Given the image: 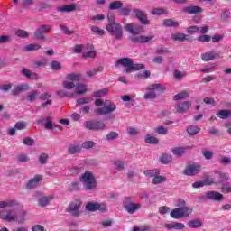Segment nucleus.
<instances>
[{"mask_svg": "<svg viewBox=\"0 0 231 231\" xmlns=\"http://www.w3.org/2000/svg\"><path fill=\"white\" fill-rule=\"evenodd\" d=\"M108 23L106 26V32L111 33L116 39L120 41L124 37V31L122 30V24L115 21V16L107 15Z\"/></svg>", "mask_w": 231, "mask_h": 231, "instance_id": "1", "label": "nucleus"}, {"mask_svg": "<svg viewBox=\"0 0 231 231\" xmlns=\"http://www.w3.org/2000/svg\"><path fill=\"white\" fill-rule=\"evenodd\" d=\"M116 66H123L125 71L129 73L131 71H140L145 69V65L143 64H134L133 60L130 58H122L116 62Z\"/></svg>", "mask_w": 231, "mask_h": 231, "instance_id": "2", "label": "nucleus"}, {"mask_svg": "<svg viewBox=\"0 0 231 231\" xmlns=\"http://www.w3.org/2000/svg\"><path fill=\"white\" fill-rule=\"evenodd\" d=\"M95 106H97V107H100V106H104V107L95 110V113H97V115H109L110 113L116 111V105L109 100L104 102V100L102 99H96Z\"/></svg>", "mask_w": 231, "mask_h": 231, "instance_id": "3", "label": "nucleus"}, {"mask_svg": "<svg viewBox=\"0 0 231 231\" xmlns=\"http://www.w3.org/2000/svg\"><path fill=\"white\" fill-rule=\"evenodd\" d=\"M79 181L82 183L85 190H93L97 189V179L91 171H85L80 177Z\"/></svg>", "mask_w": 231, "mask_h": 231, "instance_id": "4", "label": "nucleus"}, {"mask_svg": "<svg viewBox=\"0 0 231 231\" xmlns=\"http://www.w3.org/2000/svg\"><path fill=\"white\" fill-rule=\"evenodd\" d=\"M0 219L3 221H17V223L23 224L26 221V211H23L19 217L15 215L14 211L10 210H1L0 211Z\"/></svg>", "mask_w": 231, "mask_h": 231, "instance_id": "5", "label": "nucleus"}, {"mask_svg": "<svg viewBox=\"0 0 231 231\" xmlns=\"http://www.w3.org/2000/svg\"><path fill=\"white\" fill-rule=\"evenodd\" d=\"M192 212L191 207L175 208L171 211L170 216L172 219H187L192 216Z\"/></svg>", "mask_w": 231, "mask_h": 231, "instance_id": "6", "label": "nucleus"}, {"mask_svg": "<svg viewBox=\"0 0 231 231\" xmlns=\"http://www.w3.org/2000/svg\"><path fill=\"white\" fill-rule=\"evenodd\" d=\"M147 92L144 95V100H154L156 98V91H161V93H163L165 91V87L160 83L158 84H152L148 88H146Z\"/></svg>", "mask_w": 231, "mask_h": 231, "instance_id": "7", "label": "nucleus"}, {"mask_svg": "<svg viewBox=\"0 0 231 231\" xmlns=\"http://www.w3.org/2000/svg\"><path fill=\"white\" fill-rule=\"evenodd\" d=\"M123 207L125 208L128 214H134V212L142 208V204L133 203V199L127 197V198H125L123 200Z\"/></svg>", "mask_w": 231, "mask_h": 231, "instance_id": "8", "label": "nucleus"}, {"mask_svg": "<svg viewBox=\"0 0 231 231\" xmlns=\"http://www.w3.org/2000/svg\"><path fill=\"white\" fill-rule=\"evenodd\" d=\"M82 77L80 74H69L67 76V80L63 82V88L64 89L71 90L76 88L75 83L79 82Z\"/></svg>", "mask_w": 231, "mask_h": 231, "instance_id": "9", "label": "nucleus"}, {"mask_svg": "<svg viewBox=\"0 0 231 231\" xmlns=\"http://www.w3.org/2000/svg\"><path fill=\"white\" fill-rule=\"evenodd\" d=\"M190 107H192V101L178 102L175 105V111L180 115H184V113L190 111Z\"/></svg>", "mask_w": 231, "mask_h": 231, "instance_id": "10", "label": "nucleus"}, {"mask_svg": "<svg viewBox=\"0 0 231 231\" xmlns=\"http://www.w3.org/2000/svg\"><path fill=\"white\" fill-rule=\"evenodd\" d=\"M85 127L89 131H102L106 129V124L100 121H87L85 122Z\"/></svg>", "mask_w": 231, "mask_h": 231, "instance_id": "11", "label": "nucleus"}, {"mask_svg": "<svg viewBox=\"0 0 231 231\" xmlns=\"http://www.w3.org/2000/svg\"><path fill=\"white\" fill-rule=\"evenodd\" d=\"M86 209L89 212H97V210H99V212H106V210H107V206L97 202H89L86 205Z\"/></svg>", "mask_w": 231, "mask_h": 231, "instance_id": "12", "label": "nucleus"}, {"mask_svg": "<svg viewBox=\"0 0 231 231\" xmlns=\"http://www.w3.org/2000/svg\"><path fill=\"white\" fill-rule=\"evenodd\" d=\"M201 172V165L199 164H190L183 171L186 176H196Z\"/></svg>", "mask_w": 231, "mask_h": 231, "instance_id": "13", "label": "nucleus"}, {"mask_svg": "<svg viewBox=\"0 0 231 231\" xmlns=\"http://www.w3.org/2000/svg\"><path fill=\"white\" fill-rule=\"evenodd\" d=\"M133 13L134 14L135 17L142 23V24H151V22L147 19V14L140 9H134Z\"/></svg>", "mask_w": 231, "mask_h": 231, "instance_id": "14", "label": "nucleus"}, {"mask_svg": "<svg viewBox=\"0 0 231 231\" xmlns=\"http://www.w3.org/2000/svg\"><path fill=\"white\" fill-rule=\"evenodd\" d=\"M124 28L132 35H139V33H142V32H143V29L141 26L133 25V23H125L124 25Z\"/></svg>", "mask_w": 231, "mask_h": 231, "instance_id": "15", "label": "nucleus"}, {"mask_svg": "<svg viewBox=\"0 0 231 231\" xmlns=\"http://www.w3.org/2000/svg\"><path fill=\"white\" fill-rule=\"evenodd\" d=\"M205 199H210L211 201H223V194L217 191H208L205 195Z\"/></svg>", "mask_w": 231, "mask_h": 231, "instance_id": "16", "label": "nucleus"}, {"mask_svg": "<svg viewBox=\"0 0 231 231\" xmlns=\"http://www.w3.org/2000/svg\"><path fill=\"white\" fill-rule=\"evenodd\" d=\"M80 201L76 200L74 202H72L67 208V212H69V214H71V216H79V208H80Z\"/></svg>", "mask_w": 231, "mask_h": 231, "instance_id": "17", "label": "nucleus"}, {"mask_svg": "<svg viewBox=\"0 0 231 231\" xmlns=\"http://www.w3.org/2000/svg\"><path fill=\"white\" fill-rule=\"evenodd\" d=\"M41 181H42V175H36L27 182L26 187L27 189H35V187H39Z\"/></svg>", "mask_w": 231, "mask_h": 231, "instance_id": "18", "label": "nucleus"}, {"mask_svg": "<svg viewBox=\"0 0 231 231\" xmlns=\"http://www.w3.org/2000/svg\"><path fill=\"white\" fill-rule=\"evenodd\" d=\"M164 226L167 230H185V224L181 222H171L165 224Z\"/></svg>", "mask_w": 231, "mask_h": 231, "instance_id": "19", "label": "nucleus"}, {"mask_svg": "<svg viewBox=\"0 0 231 231\" xmlns=\"http://www.w3.org/2000/svg\"><path fill=\"white\" fill-rule=\"evenodd\" d=\"M53 199H55V196L53 195L41 197L38 200V205L42 208L48 207L50 201H53Z\"/></svg>", "mask_w": 231, "mask_h": 231, "instance_id": "20", "label": "nucleus"}, {"mask_svg": "<svg viewBox=\"0 0 231 231\" xmlns=\"http://www.w3.org/2000/svg\"><path fill=\"white\" fill-rule=\"evenodd\" d=\"M154 39V36L150 35V36H133L131 38L132 42H140V43H144V42H149V41H152Z\"/></svg>", "mask_w": 231, "mask_h": 231, "instance_id": "21", "label": "nucleus"}, {"mask_svg": "<svg viewBox=\"0 0 231 231\" xmlns=\"http://www.w3.org/2000/svg\"><path fill=\"white\" fill-rule=\"evenodd\" d=\"M217 57H219V54L216 53V51H210L201 54V59L202 60H204V62L214 60V59H217Z\"/></svg>", "mask_w": 231, "mask_h": 231, "instance_id": "22", "label": "nucleus"}, {"mask_svg": "<svg viewBox=\"0 0 231 231\" xmlns=\"http://www.w3.org/2000/svg\"><path fill=\"white\" fill-rule=\"evenodd\" d=\"M87 50L88 51L84 52L82 54L83 59H87V58L93 59V58L97 57V51H95V50L93 49V45H87L85 51Z\"/></svg>", "mask_w": 231, "mask_h": 231, "instance_id": "23", "label": "nucleus"}, {"mask_svg": "<svg viewBox=\"0 0 231 231\" xmlns=\"http://www.w3.org/2000/svg\"><path fill=\"white\" fill-rule=\"evenodd\" d=\"M57 10L59 12H63V13L75 12V10H77V4L61 5V6H59Z\"/></svg>", "mask_w": 231, "mask_h": 231, "instance_id": "24", "label": "nucleus"}, {"mask_svg": "<svg viewBox=\"0 0 231 231\" xmlns=\"http://www.w3.org/2000/svg\"><path fill=\"white\" fill-rule=\"evenodd\" d=\"M28 89H30V86L28 84L15 86L13 89V95H19V93H23V91H28Z\"/></svg>", "mask_w": 231, "mask_h": 231, "instance_id": "25", "label": "nucleus"}, {"mask_svg": "<svg viewBox=\"0 0 231 231\" xmlns=\"http://www.w3.org/2000/svg\"><path fill=\"white\" fill-rule=\"evenodd\" d=\"M183 12H186L187 14H202L203 8L199 6H188L183 9Z\"/></svg>", "mask_w": 231, "mask_h": 231, "instance_id": "26", "label": "nucleus"}, {"mask_svg": "<svg viewBox=\"0 0 231 231\" xmlns=\"http://www.w3.org/2000/svg\"><path fill=\"white\" fill-rule=\"evenodd\" d=\"M188 226L189 228H201L203 226V222L201 219H191L188 222Z\"/></svg>", "mask_w": 231, "mask_h": 231, "instance_id": "27", "label": "nucleus"}, {"mask_svg": "<svg viewBox=\"0 0 231 231\" xmlns=\"http://www.w3.org/2000/svg\"><path fill=\"white\" fill-rule=\"evenodd\" d=\"M122 6H124L122 1H114L109 4L108 10H122Z\"/></svg>", "mask_w": 231, "mask_h": 231, "instance_id": "28", "label": "nucleus"}, {"mask_svg": "<svg viewBox=\"0 0 231 231\" xmlns=\"http://www.w3.org/2000/svg\"><path fill=\"white\" fill-rule=\"evenodd\" d=\"M75 89V95H84V93H88V87L84 84L76 85Z\"/></svg>", "mask_w": 231, "mask_h": 231, "instance_id": "29", "label": "nucleus"}, {"mask_svg": "<svg viewBox=\"0 0 231 231\" xmlns=\"http://www.w3.org/2000/svg\"><path fill=\"white\" fill-rule=\"evenodd\" d=\"M93 100V97H85L77 99L76 106H86V104H91V101Z\"/></svg>", "mask_w": 231, "mask_h": 231, "instance_id": "30", "label": "nucleus"}, {"mask_svg": "<svg viewBox=\"0 0 231 231\" xmlns=\"http://www.w3.org/2000/svg\"><path fill=\"white\" fill-rule=\"evenodd\" d=\"M68 151H69V154H79V152H82V147L77 144H71L69 147Z\"/></svg>", "mask_w": 231, "mask_h": 231, "instance_id": "31", "label": "nucleus"}, {"mask_svg": "<svg viewBox=\"0 0 231 231\" xmlns=\"http://www.w3.org/2000/svg\"><path fill=\"white\" fill-rule=\"evenodd\" d=\"M16 205H18L17 200L0 201V209L6 208V207H15Z\"/></svg>", "mask_w": 231, "mask_h": 231, "instance_id": "32", "label": "nucleus"}, {"mask_svg": "<svg viewBox=\"0 0 231 231\" xmlns=\"http://www.w3.org/2000/svg\"><path fill=\"white\" fill-rule=\"evenodd\" d=\"M217 116H218V118H221L222 120H226V118H230L231 116V110H220L217 114Z\"/></svg>", "mask_w": 231, "mask_h": 231, "instance_id": "33", "label": "nucleus"}, {"mask_svg": "<svg viewBox=\"0 0 231 231\" xmlns=\"http://www.w3.org/2000/svg\"><path fill=\"white\" fill-rule=\"evenodd\" d=\"M187 149H189V147H176L172 149V153L175 156H183Z\"/></svg>", "mask_w": 231, "mask_h": 231, "instance_id": "34", "label": "nucleus"}, {"mask_svg": "<svg viewBox=\"0 0 231 231\" xmlns=\"http://www.w3.org/2000/svg\"><path fill=\"white\" fill-rule=\"evenodd\" d=\"M145 143H151L152 145L158 144V138L153 136L152 134H147L144 138Z\"/></svg>", "mask_w": 231, "mask_h": 231, "instance_id": "35", "label": "nucleus"}, {"mask_svg": "<svg viewBox=\"0 0 231 231\" xmlns=\"http://www.w3.org/2000/svg\"><path fill=\"white\" fill-rule=\"evenodd\" d=\"M159 160L161 163H163V165H167V163H171V162H172V155L162 154L159 157Z\"/></svg>", "mask_w": 231, "mask_h": 231, "instance_id": "36", "label": "nucleus"}, {"mask_svg": "<svg viewBox=\"0 0 231 231\" xmlns=\"http://www.w3.org/2000/svg\"><path fill=\"white\" fill-rule=\"evenodd\" d=\"M90 30L93 33H95V35H106V31H104L103 29H100V27L96 26V25H91L90 26Z\"/></svg>", "mask_w": 231, "mask_h": 231, "instance_id": "37", "label": "nucleus"}, {"mask_svg": "<svg viewBox=\"0 0 231 231\" xmlns=\"http://www.w3.org/2000/svg\"><path fill=\"white\" fill-rule=\"evenodd\" d=\"M145 176L148 178H154L156 176H160V170L155 169V170H146L144 171Z\"/></svg>", "mask_w": 231, "mask_h": 231, "instance_id": "38", "label": "nucleus"}, {"mask_svg": "<svg viewBox=\"0 0 231 231\" xmlns=\"http://www.w3.org/2000/svg\"><path fill=\"white\" fill-rule=\"evenodd\" d=\"M163 24H164V26L173 27V28H176L177 26H180V23L177 22V21H174L172 19L164 20Z\"/></svg>", "mask_w": 231, "mask_h": 231, "instance_id": "39", "label": "nucleus"}, {"mask_svg": "<svg viewBox=\"0 0 231 231\" xmlns=\"http://www.w3.org/2000/svg\"><path fill=\"white\" fill-rule=\"evenodd\" d=\"M199 131H201V129L199 127L194 126V125H189L187 128L188 134H190L191 136L194 134H198V133H199Z\"/></svg>", "mask_w": 231, "mask_h": 231, "instance_id": "40", "label": "nucleus"}, {"mask_svg": "<svg viewBox=\"0 0 231 231\" xmlns=\"http://www.w3.org/2000/svg\"><path fill=\"white\" fill-rule=\"evenodd\" d=\"M23 75L26 77L27 79H39V75L35 73H32V71L28 70V69H23L22 70Z\"/></svg>", "mask_w": 231, "mask_h": 231, "instance_id": "41", "label": "nucleus"}, {"mask_svg": "<svg viewBox=\"0 0 231 231\" xmlns=\"http://www.w3.org/2000/svg\"><path fill=\"white\" fill-rule=\"evenodd\" d=\"M201 154L205 160H212V158H214V152L210 150L204 149L202 150Z\"/></svg>", "mask_w": 231, "mask_h": 231, "instance_id": "42", "label": "nucleus"}, {"mask_svg": "<svg viewBox=\"0 0 231 231\" xmlns=\"http://www.w3.org/2000/svg\"><path fill=\"white\" fill-rule=\"evenodd\" d=\"M172 41H185L187 39V35L185 33L178 32L171 34Z\"/></svg>", "mask_w": 231, "mask_h": 231, "instance_id": "43", "label": "nucleus"}, {"mask_svg": "<svg viewBox=\"0 0 231 231\" xmlns=\"http://www.w3.org/2000/svg\"><path fill=\"white\" fill-rule=\"evenodd\" d=\"M167 180V178L165 176H160V175H156L153 179H152V183L154 185H160V183H163L165 182Z\"/></svg>", "mask_w": 231, "mask_h": 231, "instance_id": "44", "label": "nucleus"}, {"mask_svg": "<svg viewBox=\"0 0 231 231\" xmlns=\"http://www.w3.org/2000/svg\"><path fill=\"white\" fill-rule=\"evenodd\" d=\"M109 92L107 88H102L94 92V97L100 98V97H106V94Z\"/></svg>", "mask_w": 231, "mask_h": 231, "instance_id": "45", "label": "nucleus"}, {"mask_svg": "<svg viewBox=\"0 0 231 231\" xmlns=\"http://www.w3.org/2000/svg\"><path fill=\"white\" fill-rule=\"evenodd\" d=\"M197 41L199 42H210V41H212V36L207 35V34H203V35L199 36L197 38Z\"/></svg>", "mask_w": 231, "mask_h": 231, "instance_id": "46", "label": "nucleus"}, {"mask_svg": "<svg viewBox=\"0 0 231 231\" xmlns=\"http://www.w3.org/2000/svg\"><path fill=\"white\" fill-rule=\"evenodd\" d=\"M189 92H180L173 97V100H183L184 98L189 97Z\"/></svg>", "mask_w": 231, "mask_h": 231, "instance_id": "47", "label": "nucleus"}, {"mask_svg": "<svg viewBox=\"0 0 231 231\" xmlns=\"http://www.w3.org/2000/svg\"><path fill=\"white\" fill-rule=\"evenodd\" d=\"M152 15H163L164 14H167V10L163 8H154L151 11Z\"/></svg>", "mask_w": 231, "mask_h": 231, "instance_id": "48", "label": "nucleus"}, {"mask_svg": "<svg viewBox=\"0 0 231 231\" xmlns=\"http://www.w3.org/2000/svg\"><path fill=\"white\" fill-rule=\"evenodd\" d=\"M51 69H53V71H59L62 69V65L60 62L54 60L51 63Z\"/></svg>", "mask_w": 231, "mask_h": 231, "instance_id": "49", "label": "nucleus"}, {"mask_svg": "<svg viewBox=\"0 0 231 231\" xmlns=\"http://www.w3.org/2000/svg\"><path fill=\"white\" fill-rule=\"evenodd\" d=\"M25 50L26 51H35L37 50H41V44H29L27 46H25Z\"/></svg>", "mask_w": 231, "mask_h": 231, "instance_id": "50", "label": "nucleus"}, {"mask_svg": "<svg viewBox=\"0 0 231 231\" xmlns=\"http://www.w3.org/2000/svg\"><path fill=\"white\" fill-rule=\"evenodd\" d=\"M37 97H39V91L34 90L27 96V100L29 102H33L34 100H37Z\"/></svg>", "mask_w": 231, "mask_h": 231, "instance_id": "51", "label": "nucleus"}, {"mask_svg": "<svg viewBox=\"0 0 231 231\" xmlns=\"http://www.w3.org/2000/svg\"><path fill=\"white\" fill-rule=\"evenodd\" d=\"M220 165H230L231 164V158L228 156H222L219 160Z\"/></svg>", "mask_w": 231, "mask_h": 231, "instance_id": "52", "label": "nucleus"}, {"mask_svg": "<svg viewBox=\"0 0 231 231\" xmlns=\"http://www.w3.org/2000/svg\"><path fill=\"white\" fill-rule=\"evenodd\" d=\"M34 37L37 41H46V36H44L43 32L37 29L34 32Z\"/></svg>", "mask_w": 231, "mask_h": 231, "instance_id": "53", "label": "nucleus"}, {"mask_svg": "<svg viewBox=\"0 0 231 231\" xmlns=\"http://www.w3.org/2000/svg\"><path fill=\"white\" fill-rule=\"evenodd\" d=\"M48 158H50V155H48V153H42L39 156V163H41L42 165L48 163Z\"/></svg>", "mask_w": 231, "mask_h": 231, "instance_id": "54", "label": "nucleus"}, {"mask_svg": "<svg viewBox=\"0 0 231 231\" xmlns=\"http://www.w3.org/2000/svg\"><path fill=\"white\" fill-rule=\"evenodd\" d=\"M221 191L224 194H230V192H231V184H230V182L224 183L222 185Z\"/></svg>", "mask_w": 231, "mask_h": 231, "instance_id": "55", "label": "nucleus"}, {"mask_svg": "<svg viewBox=\"0 0 231 231\" xmlns=\"http://www.w3.org/2000/svg\"><path fill=\"white\" fill-rule=\"evenodd\" d=\"M88 45L77 44L74 46V53H82V51H86V48Z\"/></svg>", "mask_w": 231, "mask_h": 231, "instance_id": "56", "label": "nucleus"}, {"mask_svg": "<svg viewBox=\"0 0 231 231\" xmlns=\"http://www.w3.org/2000/svg\"><path fill=\"white\" fill-rule=\"evenodd\" d=\"M93 147H95V142L93 141H86L81 145V149H93Z\"/></svg>", "mask_w": 231, "mask_h": 231, "instance_id": "57", "label": "nucleus"}, {"mask_svg": "<svg viewBox=\"0 0 231 231\" xmlns=\"http://www.w3.org/2000/svg\"><path fill=\"white\" fill-rule=\"evenodd\" d=\"M15 35L17 37H21L22 39H26L29 37L30 34H28V32L24 30H18L15 32Z\"/></svg>", "mask_w": 231, "mask_h": 231, "instance_id": "58", "label": "nucleus"}, {"mask_svg": "<svg viewBox=\"0 0 231 231\" xmlns=\"http://www.w3.org/2000/svg\"><path fill=\"white\" fill-rule=\"evenodd\" d=\"M125 166V163L120 160L114 162V167L115 169H117V171H122V169H124Z\"/></svg>", "mask_w": 231, "mask_h": 231, "instance_id": "59", "label": "nucleus"}, {"mask_svg": "<svg viewBox=\"0 0 231 231\" xmlns=\"http://www.w3.org/2000/svg\"><path fill=\"white\" fill-rule=\"evenodd\" d=\"M79 113L81 114V115H89V113H91V106H83V107H81L80 109H79Z\"/></svg>", "mask_w": 231, "mask_h": 231, "instance_id": "60", "label": "nucleus"}, {"mask_svg": "<svg viewBox=\"0 0 231 231\" xmlns=\"http://www.w3.org/2000/svg\"><path fill=\"white\" fill-rule=\"evenodd\" d=\"M155 131L158 133V134H167V133H169V129L164 126H159L155 129Z\"/></svg>", "mask_w": 231, "mask_h": 231, "instance_id": "61", "label": "nucleus"}, {"mask_svg": "<svg viewBox=\"0 0 231 231\" xmlns=\"http://www.w3.org/2000/svg\"><path fill=\"white\" fill-rule=\"evenodd\" d=\"M38 30H40L42 32V33H49V32H51V26L41 25L40 27H38Z\"/></svg>", "mask_w": 231, "mask_h": 231, "instance_id": "62", "label": "nucleus"}, {"mask_svg": "<svg viewBox=\"0 0 231 231\" xmlns=\"http://www.w3.org/2000/svg\"><path fill=\"white\" fill-rule=\"evenodd\" d=\"M198 32H199V27L198 26H190L187 28V33L194 34L198 33Z\"/></svg>", "mask_w": 231, "mask_h": 231, "instance_id": "63", "label": "nucleus"}, {"mask_svg": "<svg viewBox=\"0 0 231 231\" xmlns=\"http://www.w3.org/2000/svg\"><path fill=\"white\" fill-rule=\"evenodd\" d=\"M118 138V133L116 132H110L106 134V140H116Z\"/></svg>", "mask_w": 231, "mask_h": 231, "instance_id": "64", "label": "nucleus"}]
</instances>
